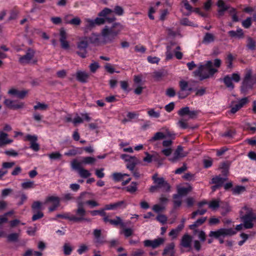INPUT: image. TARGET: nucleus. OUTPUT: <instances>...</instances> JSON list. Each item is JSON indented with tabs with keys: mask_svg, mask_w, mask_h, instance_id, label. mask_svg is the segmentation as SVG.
I'll return each mask as SVG.
<instances>
[{
	"mask_svg": "<svg viewBox=\"0 0 256 256\" xmlns=\"http://www.w3.org/2000/svg\"><path fill=\"white\" fill-rule=\"evenodd\" d=\"M147 113L148 116L152 118H158L160 116V111H156L154 108L148 109Z\"/></svg>",
	"mask_w": 256,
	"mask_h": 256,
	"instance_id": "nucleus-35",
	"label": "nucleus"
},
{
	"mask_svg": "<svg viewBox=\"0 0 256 256\" xmlns=\"http://www.w3.org/2000/svg\"><path fill=\"white\" fill-rule=\"evenodd\" d=\"M38 138L36 136H32L30 134H27L24 138V141H30V144L34 142H36Z\"/></svg>",
	"mask_w": 256,
	"mask_h": 256,
	"instance_id": "nucleus-56",
	"label": "nucleus"
},
{
	"mask_svg": "<svg viewBox=\"0 0 256 256\" xmlns=\"http://www.w3.org/2000/svg\"><path fill=\"white\" fill-rule=\"evenodd\" d=\"M174 242L170 244L164 248L163 252L164 255H172L174 254Z\"/></svg>",
	"mask_w": 256,
	"mask_h": 256,
	"instance_id": "nucleus-32",
	"label": "nucleus"
},
{
	"mask_svg": "<svg viewBox=\"0 0 256 256\" xmlns=\"http://www.w3.org/2000/svg\"><path fill=\"white\" fill-rule=\"evenodd\" d=\"M35 52L32 49H28L26 54L24 56H19V62L22 64H28L30 62H32L34 64L36 62V60H33V58L34 56Z\"/></svg>",
	"mask_w": 256,
	"mask_h": 256,
	"instance_id": "nucleus-7",
	"label": "nucleus"
},
{
	"mask_svg": "<svg viewBox=\"0 0 256 256\" xmlns=\"http://www.w3.org/2000/svg\"><path fill=\"white\" fill-rule=\"evenodd\" d=\"M189 108L188 106H186L180 108L178 112V114L180 116H184V115L188 114L189 112Z\"/></svg>",
	"mask_w": 256,
	"mask_h": 256,
	"instance_id": "nucleus-63",
	"label": "nucleus"
},
{
	"mask_svg": "<svg viewBox=\"0 0 256 256\" xmlns=\"http://www.w3.org/2000/svg\"><path fill=\"white\" fill-rule=\"evenodd\" d=\"M192 190L190 186H188L186 187L184 186H178L177 188L178 194L179 196H184L186 195Z\"/></svg>",
	"mask_w": 256,
	"mask_h": 256,
	"instance_id": "nucleus-23",
	"label": "nucleus"
},
{
	"mask_svg": "<svg viewBox=\"0 0 256 256\" xmlns=\"http://www.w3.org/2000/svg\"><path fill=\"white\" fill-rule=\"evenodd\" d=\"M13 142L12 140L8 138V134L2 131L0 132V147L10 144Z\"/></svg>",
	"mask_w": 256,
	"mask_h": 256,
	"instance_id": "nucleus-21",
	"label": "nucleus"
},
{
	"mask_svg": "<svg viewBox=\"0 0 256 256\" xmlns=\"http://www.w3.org/2000/svg\"><path fill=\"white\" fill-rule=\"evenodd\" d=\"M173 198L174 199L173 201L174 208H176L180 207L182 204V201L178 194H174Z\"/></svg>",
	"mask_w": 256,
	"mask_h": 256,
	"instance_id": "nucleus-38",
	"label": "nucleus"
},
{
	"mask_svg": "<svg viewBox=\"0 0 256 256\" xmlns=\"http://www.w3.org/2000/svg\"><path fill=\"white\" fill-rule=\"evenodd\" d=\"M146 156L143 158V161L148 164L151 163L152 161L159 162L160 158L159 154L156 152H153L152 154H151L148 152H144Z\"/></svg>",
	"mask_w": 256,
	"mask_h": 256,
	"instance_id": "nucleus-14",
	"label": "nucleus"
},
{
	"mask_svg": "<svg viewBox=\"0 0 256 256\" xmlns=\"http://www.w3.org/2000/svg\"><path fill=\"white\" fill-rule=\"evenodd\" d=\"M208 206L212 210H215L220 206V202L218 200H212L208 203Z\"/></svg>",
	"mask_w": 256,
	"mask_h": 256,
	"instance_id": "nucleus-52",
	"label": "nucleus"
},
{
	"mask_svg": "<svg viewBox=\"0 0 256 256\" xmlns=\"http://www.w3.org/2000/svg\"><path fill=\"white\" fill-rule=\"evenodd\" d=\"M28 93V90H22L20 91L14 88H12L8 91V94L10 96H15L21 99L24 98Z\"/></svg>",
	"mask_w": 256,
	"mask_h": 256,
	"instance_id": "nucleus-18",
	"label": "nucleus"
},
{
	"mask_svg": "<svg viewBox=\"0 0 256 256\" xmlns=\"http://www.w3.org/2000/svg\"><path fill=\"white\" fill-rule=\"evenodd\" d=\"M224 82L228 88L232 89L234 85L232 82V80L229 76H226L224 78Z\"/></svg>",
	"mask_w": 256,
	"mask_h": 256,
	"instance_id": "nucleus-47",
	"label": "nucleus"
},
{
	"mask_svg": "<svg viewBox=\"0 0 256 256\" xmlns=\"http://www.w3.org/2000/svg\"><path fill=\"white\" fill-rule=\"evenodd\" d=\"M72 250V248L70 244L66 243L64 246V252L65 255H70Z\"/></svg>",
	"mask_w": 256,
	"mask_h": 256,
	"instance_id": "nucleus-53",
	"label": "nucleus"
},
{
	"mask_svg": "<svg viewBox=\"0 0 256 256\" xmlns=\"http://www.w3.org/2000/svg\"><path fill=\"white\" fill-rule=\"evenodd\" d=\"M254 84L252 70L250 68L246 69L241 86L242 91L243 92H246L248 89L252 88Z\"/></svg>",
	"mask_w": 256,
	"mask_h": 256,
	"instance_id": "nucleus-5",
	"label": "nucleus"
},
{
	"mask_svg": "<svg viewBox=\"0 0 256 256\" xmlns=\"http://www.w3.org/2000/svg\"><path fill=\"white\" fill-rule=\"evenodd\" d=\"M126 176H129V175L126 174H122L120 172H114L112 174L113 180L116 182L123 180L124 178Z\"/></svg>",
	"mask_w": 256,
	"mask_h": 256,
	"instance_id": "nucleus-30",
	"label": "nucleus"
},
{
	"mask_svg": "<svg viewBox=\"0 0 256 256\" xmlns=\"http://www.w3.org/2000/svg\"><path fill=\"white\" fill-rule=\"evenodd\" d=\"M78 174L82 178H87L91 176V173L88 170H86L83 168L80 170Z\"/></svg>",
	"mask_w": 256,
	"mask_h": 256,
	"instance_id": "nucleus-48",
	"label": "nucleus"
},
{
	"mask_svg": "<svg viewBox=\"0 0 256 256\" xmlns=\"http://www.w3.org/2000/svg\"><path fill=\"white\" fill-rule=\"evenodd\" d=\"M226 180V178H222L220 176H216L212 178V184H215L218 186H221Z\"/></svg>",
	"mask_w": 256,
	"mask_h": 256,
	"instance_id": "nucleus-29",
	"label": "nucleus"
},
{
	"mask_svg": "<svg viewBox=\"0 0 256 256\" xmlns=\"http://www.w3.org/2000/svg\"><path fill=\"white\" fill-rule=\"evenodd\" d=\"M90 74L84 71L78 70L76 73V80L82 83L86 82Z\"/></svg>",
	"mask_w": 256,
	"mask_h": 256,
	"instance_id": "nucleus-19",
	"label": "nucleus"
},
{
	"mask_svg": "<svg viewBox=\"0 0 256 256\" xmlns=\"http://www.w3.org/2000/svg\"><path fill=\"white\" fill-rule=\"evenodd\" d=\"M71 15H66L64 17V20L66 24H70L74 26H79L81 23V20L78 17H75L70 20H66V18Z\"/></svg>",
	"mask_w": 256,
	"mask_h": 256,
	"instance_id": "nucleus-25",
	"label": "nucleus"
},
{
	"mask_svg": "<svg viewBox=\"0 0 256 256\" xmlns=\"http://www.w3.org/2000/svg\"><path fill=\"white\" fill-rule=\"evenodd\" d=\"M214 40V36L210 33H206L203 39V42L205 44H209L213 42Z\"/></svg>",
	"mask_w": 256,
	"mask_h": 256,
	"instance_id": "nucleus-39",
	"label": "nucleus"
},
{
	"mask_svg": "<svg viewBox=\"0 0 256 256\" xmlns=\"http://www.w3.org/2000/svg\"><path fill=\"white\" fill-rule=\"evenodd\" d=\"M156 219L158 221L164 224L166 223L168 218L167 217L164 215V214H158L156 218Z\"/></svg>",
	"mask_w": 256,
	"mask_h": 256,
	"instance_id": "nucleus-62",
	"label": "nucleus"
},
{
	"mask_svg": "<svg viewBox=\"0 0 256 256\" xmlns=\"http://www.w3.org/2000/svg\"><path fill=\"white\" fill-rule=\"evenodd\" d=\"M166 208L164 206L160 204H156L153 206L152 210L158 213L162 212L165 210Z\"/></svg>",
	"mask_w": 256,
	"mask_h": 256,
	"instance_id": "nucleus-51",
	"label": "nucleus"
},
{
	"mask_svg": "<svg viewBox=\"0 0 256 256\" xmlns=\"http://www.w3.org/2000/svg\"><path fill=\"white\" fill-rule=\"evenodd\" d=\"M60 42L62 48L64 50H68L70 48V43L66 40L67 34L64 28H62L60 32Z\"/></svg>",
	"mask_w": 256,
	"mask_h": 256,
	"instance_id": "nucleus-13",
	"label": "nucleus"
},
{
	"mask_svg": "<svg viewBox=\"0 0 256 256\" xmlns=\"http://www.w3.org/2000/svg\"><path fill=\"white\" fill-rule=\"evenodd\" d=\"M206 212V209L198 210L195 212H194L192 214V218L194 219L197 215H203Z\"/></svg>",
	"mask_w": 256,
	"mask_h": 256,
	"instance_id": "nucleus-57",
	"label": "nucleus"
},
{
	"mask_svg": "<svg viewBox=\"0 0 256 256\" xmlns=\"http://www.w3.org/2000/svg\"><path fill=\"white\" fill-rule=\"evenodd\" d=\"M113 11L108 8H105L101 11L98 16L103 18H96L95 20V24L97 25L104 24L106 22L109 23L112 22L115 20L116 18L114 16H110L112 13Z\"/></svg>",
	"mask_w": 256,
	"mask_h": 256,
	"instance_id": "nucleus-6",
	"label": "nucleus"
},
{
	"mask_svg": "<svg viewBox=\"0 0 256 256\" xmlns=\"http://www.w3.org/2000/svg\"><path fill=\"white\" fill-rule=\"evenodd\" d=\"M188 154V152L184 151L182 146H178L174 153L173 156L169 158L168 160L172 162H176L180 159L186 156Z\"/></svg>",
	"mask_w": 256,
	"mask_h": 256,
	"instance_id": "nucleus-8",
	"label": "nucleus"
},
{
	"mask_svg": "<svg viewBox=\"0 0 256 256\" xmlns=\"http://www.w3.org/2000/svg\"><path fill=\"white\" fill-rule=\"evenodd\" d=\"M206 217H202L198 219L196 222H194V224L190 226V228L191 230L194 229L202 225L203 223H204L206 222Z\"/></svg>",
	"mask_w": 256,
	"mask_h": 256,
	"instance_id": "nucleus-34",
	"label": "nucleus"
},
{
	"mask_svg": "<svg viewBox=\"0 0 256 256\" xmlns=\"http://www.w3.org/2000/svg\"><path fill=\"white\" fill-rule=\"evenodd\" d=\"M19 197L20 198V201L18 203V206H21L23 204L24 202H26L28 198L26 195L23 192H20ZM18 196H16V198H18Z\"/></svg>",
	"mask_w": 256,
	"mask_h": 256,
	"instance_id": "nucleus-49",
	"label": "nucleus"
},
{
	"mask_svg": "<svg viewBox=\"0 0 256 256\" xmlns=\"http://www.w3.org/2000/svg\"><path fill=\"white\" fill-rule=\"evenodd\" d=\"M217 71L216 68L212 67V62L208 60L205 64H200L198 69L194 72V74L202 80L212 76Z\"/></svg>",
	"mask_w": 256,
	"mask_h": 256,
	"instance_id": "nucleus-2",
	"label": "nucleus"
},
{
	"mask_svg": "<svg viewBox=\"0 0 256 256\" xmlns=\"http://www.w3.org/2000/svg\"><path fill=\"white\" fill-rule=\"evenodd\" d=\"M177 124L180 128L186 129L188 128V120L184 118H181L178 120Z\"/></svg>",
	"mask_w": 256,
	"mask_h": 256,
	"instance_id": "nucleus-50",
	"label": "nucleus"
},
{
	"mask_svg": "<svg viewBox=\"0 0 256 256\" xmlns=\"http://www.w3.org/2000/svg\"><path fill=\"white\" fill-rule=\"evenodd\" d=\"M88 46V42L85 40H82L78 44V48L79 50L77 52V54L82 58H84L86 56L87 52L86 48Z\"/></svg>",
	"mask_w": 256,
	"mask_h": 256,
	"instance_id": "nucleus-15",
	"label": "nucleus"
},
{
	"mask_svg": "<svg viewBox=\"0 0 256 256\" xmlns=\"http://www.w3.org/2000/svg\"><path fill=\"white\" fill-rule=\"evenodd\" d=\"M10 226L11 228H14L18 226V224H21L22 225H24V222H21L18 219H14L10 220L9 222Z\"/></svg>",
	"mask_w": 256,
	"mask_h": 256,
	"instance_id": "nucleus-55",
	"label": "nucleus"
},
{
	"mask_svg": "<svg viewBox=\"0 0 256 256\" xmlns=\"http://www.w3.org/2000/svg\"><path fill=\"white\" fill-rule=\"evenodd\" d=\"M125 202L124 200L119 201L115 203L110 204H106L104 206V210H114L120 208L123 205H124Z\"/></svg>",
	"mask_w": 256,
	"mask_h": 256,
	"instance_id": "nucleus-22",
	"label": "nucleus"
},
{
	"mask_svg": "<svg viewBox=\"0 0 256 256\" xmlns=\"http://www.w3.org/2000/svg\"><path fill=\"white\" fill-rule=\"evenodd\" d=\"M192 241V236L185 234L182 237L180 244L184 248H190Z\"/></svg>",
	"mask_w": 256,
	"mask_h": 256,
	"instance_id": "nucleus-20",
	"label": "nucleus"
},
{
	"mask_svg": "<svg viewBox=\"0 0 256 256\" xmlns=\"http://www.w3.org/2000/svg\"><path fill=\"white\" fill-rule=\"evenodd\" d=\"M244 226L242 224L236 226L235 230L232 228H220L216 231H210L209 236L218 238L220 236H231L236 234V231H239L242 229Z\"/></svg>",
	"mask_w": 256,
	"mask_h": 256,
	"instance_id": "nucleus-4",
	"label": "nucleus"
},
{
	"mask_svg": "<svg viewBox=\"0 0 256 256\" xmlns=\"http://www.w3.org/2000/svg\"><path fill=\"white\" fill-rule=\"evenodd\" d=\"M248 102V99L247 98H242L238 102H232L230 106L231 109L230 112L232 114H235L242 108Z\"/></svg>",
	"mask_w": 256,
	"mask_h": 256,
	"instance_id": "nucleus-11",
	"label": "nucleus"
},
{
	"mask_svg": "<svg viewBox=\"0 0 256 256\" xmlns=\"http://www.w3.org/2000/svg\"><path fill=\"white\" fill-rule=\"evenodd\" d=\"M130 160L127 162L126 168L130 171H133L136 164H138V159L134 156L130 158Z\"/></svg>",
	"mask_w": 256,
	"mask_h": 256,
	"instance_id": "nucleus-24",
	"label": "nucleus"
},
{
	"mask_svg": "<svg viewBox=\"0 0 256 256\" xmlns=\"http://www.w3.org/2000/svg\"><path fill=\"white\" fill-rule=\"evenodd\" d=\"M94 236L96 239V242L98 244H102L105 242L104 238L101 237V230L95 229L94 230Z\"/></svg>",
	"mask_w": 256,
	"mask_h": 256,
	"instance_id": "nucleus-26",
	"label": "nucleus"
},
{
	"mask_svg": "<svg viewBox=\"0 0 256 256\" xmlns=\"http://www.w3.org/2000/svg\"><path fill=\"white\" fill-rule=\"evenodd\" d=\"M57 218H62L64 219H67L70 221H72L73 220H76L77 218L74 217V215H70L69 213H64L62 214H58L56 216V218H54L53 220H56Z\"/></svg>",
	"mask_w": 256,
	"mask_h": 256,
	"instance_id": "nucleus-28",
	"label": "nucleus"
},
{
	"mask_svg": "<svg viewBox=\"0 0 256 256\" xmlns=\"http://www.w3.org/2000/svg\"><path fill=\"white\" fill-rule=\"evenodd\" d=\"M187 168H188V167H187L186 164V163H184L182 167L174 171V173L176 174H181L182 172H185L187 170Z\"/></svg>",
	"mask_w": 256,
	"mask_h": 256,
	"instance_id": "nucleus-61",
	"label": "nucleus"
},
{
	"mask_svg": "<svg viewBox=\"0 0 256 256\" xmlns=\"http://www.w3.org/2000/svg\"><path fill=\"white\" fill-rule=\"evenodd\" d=\"M124 188L128 192L133 194L138 190V184L136 182H132L130 185L125 187Z\"/></svg>",
	"mask_w": 256,
	"mask_h": 256,
	"instance_id": "nucleus-31",
	"label": "nucleus"
},
{
	"mask_svg": "<svg viewBox=\"0 0 256 256\" xmlns=\"http://www.w3.org/2000/svg\"><path fill=\"white\" fill-rule=\"evenodd\" d=\"M241 218L244 222L245 228H251L253 227L252 222L256 220V215L252 212V208L248 206H244L240 212Z\"/></svg>",
	"mask_w": 256,
	"mask_h": 256,
	"instance_id": "nucleus-3",
	"label": "nucleus"
},
{
	"mask_svg": "<svg viewBox=\"0 0 256 256\" xmlns=\"http://www.w3.org/2000/svg\"><path fill=\"white\" fill-rule=\"evenodd\" d=\"M19 234L16 232L11 233L8 235L7 240L10 242H15L18 241L19 238Z\"/></svg>",
	"mask_w": 256,
	"mask_h": 256,
	"instance_id": "nucleus-44",
	"label": "nucleus"
},
{
	"mask_svg": "<svg viewBox=\"0 0 256 256\" xmlns=\"http://www.w3.org/2000/svg\"><path fill=\"white\" fill-rule=\"evenodd\" d=\"M180 46H177L176 50H174L175 56L178 60H181L183 56L182 53L180 51Z\"/></svg>",
	"mask_w": 256,
	"mask_h": 256,
	"instance_id": "nucleus-59",
	"label": "nucleus"
},
{
	"mask_svg": "<svg viewBox=\"0 0 256 256\" xmlns=\"http://www.w3.org/2000/svg\"><path fill=\"white\" fill-rule=\"evenodd\" d=\"M252 24L251 18H248L242 22V26L246 28H248Z\"/></svg>",
	"mask_w": 256,
	"mask_h": 256,
	"instance_id": "nucleus-64",
	"label": "nucleus"
},
{
	"mask_svg": "<svg viewBox=\"0 0 256 256\" xmlns=\"http://www.w3.org/2000/svg\"><path fill=\"white\" fill-rule=\"evenodd\" d=\"M180 86L181 91L189 90H192L191 88H188V82L185 80H182L180 82Z\"/></svg>",
	"mask_w": 256,
	"mask_h": 256,
	"instance_id": "nucleus-46",
	"label": "nucleus"
},
{
	"mask_svg": "<svg viewBox=\"0 0 256 256\" xmlns=\"http://www.w3.org/2000/svg\"><path fill=\"white\" fill-rule=\"evenodd\" d=\"M96 161V159L94 157L86 156L82 158V163L84 164H92Z\"/></svg>",
	"mask_w": 256,
	"mask_h": 256,
	"instance_id": "nucleus-43",
	"label": "nucleus"
},
{
	"mask_svg": "<svg viewBox=\"0 0 256 256\" xmlns=\"http://www.w3.org/2000/svg\"><path fill=\"white\" fill-rule=\"evenodd\" d=\"M246 190V188L242 186H236L232 189V193L234 194H240Z\"/></svg>",
	"mask_w": 256,
	"mask_h": 256,
	"instance_id": "nucleus-45",
	"label": "nucleus"
},
{
	"mask_svg": "<svg viewBox=\"0 0 256 256\" xmlns=\"http://www.w3.org/2000/svg\"><path fill=\"white\" fill-rule=\"evenodd\" d=\"M152 180L154 182L157 184L159 188H162L164 192H168L170 186V184L166 182L162 178H158L156 174L152 176Z\"/></svg>",
	"mask_w": 256,
	"mask_h": 256,
	"instance_id": "nucleus-9",
	"label": "nucleus"
},
{
	"mask_svg": "<svg viewBox=\"0 0 256 256\" xmlns=\"http://www.w3.org/2000/svg\"><path fill=\"white\" fill-rule=\"evenodd\" d=\"M180 24L184 26H197L196 25L194 24L192 22H190L187 18H184L181 20Z\"/></svg>",
	"mask_w": 256,
	"mask_h": 256,
	"instance_id": "nucleus-58",
	"label": "nucleus"
},
{
	"mask_svg": "<svg viewBox=\"0 0 256 256\" xmlns=\"http://www.w3.org/2000/svg\"><path fill=\"white\" fill-rule=\"evenodd\" d=\"M48 105L47 104L44 103H41L40 102H38L36 103V104L34 106V110H46L48 108Z\"/></svg>",
	"mask_w": 256,
	"mask_h": 256,
	"instance_id": "nucleus-41",
	"label": "nucleus"
},
{
	"mask_svg": "<svg viewBox=\"0 0 256 256\" xmlns=\"http://www.w3.org/2000/svg\"><path fill=\"white\" fill-rule=\"evenodd\" d=\"M86 212L83 208L82 204V202L78 203V208L76 211V214L77 216H74V217L76 218H77V220H73V222H80V221H82V220L90 222V220L84 218V216L86 214Z\"/></svg>",
	"mask_w": 256,
	"mask_h": 256,
	"instance_id": "nucleus-12",
	"label": "nucleus"
},
{
	"mask_svg": "<svg viewBox=\"0 0 256 256\" xmlns=\"http://www.w3.org/2000/svg\"><path fill=\"white\" fill-rule=\"evenodd\" d=\"M4 104L11 109H18L24 106V103L12 100L10 99H6L4 101Z\"/></svg>",
	"mask_w": 256,
	"mask_h": 256,
	"instance_id": "nucleus-17",
	"label": "nucleus"
},
{
	"mask_svg": "<svg viewBox=\"0 0 256 256\" xmlns=\"http://www.w3.org/2000/svg\"><path fill=\"white\" fill-rule=\"evenodd\" d=\"M234 58L231 54H228L226 57V63L228 64L227 66L229 68H232V62Z\"/></svg>",
	"mask_w": 256,
	"mask_h": 256,
	"instance_id": "nucleus-54",
	"label": "nucleus"
},
{
	"mask_svg": "<svg viewBox=\"0 0 256 256\" xmlns=\"http://www.w3.org/2000/svg\"><path fill=\"white\" fill-rule=\"evenodd\" d=\"M229 36L232 38H241L243 37L244 33L242 30L239 28L236 31L230 30L228 32Z\"/></svg>",
	"mask_w": 256,
	"mask_h": 256,
	"instance_id": "nucleus-27",
	"label": "nucleus"
},
{
	"mask_svg": "<svg viewBox=\"0 0 256 256\" xmlns=\"http://www.w3.org/2000/svg\"><path fill=\"white\" fill-rule=\"evenodd\" d=\"M124 26L119 22L114 23L112 26L109 28L105 26L101 34L106 42H112L116 36L123 30Z\"/></svg>",
	"mask_w": 256,
	"mask_h": 256,
	"instance_id": "nucleus-1",
	"label": "nucleus"
},
{
	"mask_svg": "<svg viewBox=\"0 0 256 256\" xmlns=\"http://www.w3.org/2000/svg\"><path fill=\"white\" fill-rule=\"evenodd\" d=\"M165 134L162 132H157L154 136L149 140L150 142L162 140L165 138Z\"/></svg>",
	"mask_w": 256,
	"mask_h": 256,
	"instance_id": "nucleus-37",
	"label": "nucleus"
},
{
	"mask_svg": "<svg viewBox=\"0 0 256 256\" xmlns=\"http://www.w3.org/2000/svg\"><path fill=\"white\" fill-rule=\"evenodd\" d=\"M164 241L163 238H160L154 240H146L144 242V246L146 247H151L155 248L162 244Z\"/></svg>",
	"mask_w": 256,
	"mask_h": 256,
	"instance_id": "nucleus-16",
	"label": "nucleus"
},
{
	"mask_svg": "<svg viewBox=\"0 0 256 256\" xmlns=\"http://www.w3.org/2000/svg\"><path fill=\"white\" fill-rule=\"evenodd\" d=\"M60 199L56 196H48L45 200L44 203H52V205L49 207L48 210L50 212H52L57 208L60 206Z\"/></svg>",
	"mask_w": 256,
	"mask_h": 256,
	"instance_id": "nucleus-10",
	"label": "nucleus"
},
{
	"mask_svg": "<svg viewBox=\"0 0 256 256\" xmlns=\"http://www.w3.org/2000/svg\"><path fill=\"white\" fill-rule=\"evenodd\" d=\"M19 14L18 10H13L10 12V16L8 18V20H11L16 18Z\"/></svg>",
	"mask_w": 256,
	"mask_h": 256,
	"instance_id": "nucleus-60",
	"label": "nucleus"
},
{
	"mask_svg": "<svg viewBox=\"0 0 256 256\" xmlns=\"http://www.w3.org/2000/svg\"><path fill=\"white\" fill-rule=\"evenodd\" d=\"M42 202L39 201L34 202L32 206V208L34 212L41 211L42 208Z\"/></svg>",
	"mask_w": 256,
	"mask_h": 256,
	"instance_id": "nucleus-42",
	"label": "nucleus"
},
{
	"mask_svg": "<svg viewBox=\"0 0 256 256\" xmlns=\"http://www.w3.org/2000/svg\"><path fill=\"white\" fill-rule=\"evenodd\" d=\"M110 223L111 224L114 225L115 226L120 225L122 228H124L125 226L124 223L122 222V220L119 216H116L115 219L111 220H110Z\"/></svg>",
	"mask_w": 256,
	"mask_h": 256,
	"instance_id": "nucleus-36",
	"label": "nucleus"
},
{
	"mask_svg": "<svg viewBox=\"0 0 256 256\" xmlns=\"http://www.w3.org/2000/svg\"><path fill=\"white\" fill-rule=\"evenodd\" d=\"M36 184L34 182L30 180H26L24 182L21 184L22 188L24 190L28 188H33L35 187Z\"/></svg>",
	"mask_w": 256,
	"mask_h": 256,
	"instance_id": "nucleus-33",
	"label": "nucleus"
},
{
	"mask_svg": "<svg viewBox=\"0 0 256 256\" xmlns=\"http://www.w3.org/2000/svg\"><path fill=\"white\" fill-rule=\"evenodd\" d=\"M82 164V162H79L76 160L74 159L71 162L72 168L78 172L82 168L81 166Z\"/></svg>",
	"mask_w": 256,
	"mask_h": 256,
	"instance_id": "nucleus-40",
	"label": "nucleus"
}]
</instances>
